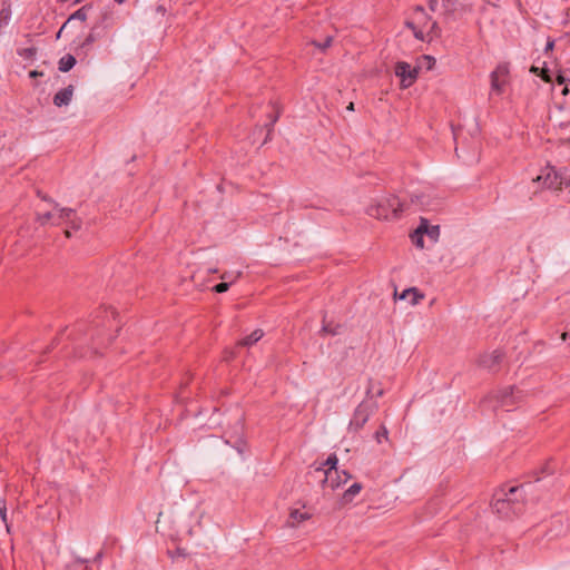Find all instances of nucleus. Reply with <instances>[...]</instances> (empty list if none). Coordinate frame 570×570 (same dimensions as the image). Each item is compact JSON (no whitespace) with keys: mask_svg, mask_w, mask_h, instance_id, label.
<instances>
[{"mask_svg":"<svg viewBox=\"0 0 570 570\" xmlns=\"http://www.w3.org/2000/svg\"><path fill=\"white\" fill-rule=\"evenodd\" d=\"M522 488L500 489L493 494L491 507L500 518H510L521 510Z\"/></svg>","mask_w":570,"mask_h":570,"instance_id":"f257e3e1","label":"nucleus"},{"mask_svg":"<svg viewBox=\"0 0 570 570\" xmlns=\"http://www.w3.org/2000/svg\"><path fill=\"white\" fill-rule=\"evenodd\" d=\"M405 26L413 31L416 39L422 41L426 36L439 35L436 21H433L421 6L415 7L412 18L405 22Z\"/></svg>","mask_w":570,"mask_h":570,"instance_id":"f03ea898","label":"nucleus"},{"mask_svg":"<svg viewBox=\"0 0 570 570\" xmlns=\"http://www.w3.org/2000/svg\"><path fill=\"white\" fill-rule=\"evenodd\" d=\"M403 210V204L397 196L384 197L367 207V215L376 219H393Z\"/></svg>","mask_w":570,"mask_h":570,"instance_id":"7ed1b4c3","label":"nucleus"},{"mask_svg":"<svg viewBox=\"0 0 570 570\" xmlns=\"http://www.w3.org/2000/svg\"><path fill=\"white\" fill-rule=\"evenodd\" d=\"M50 205L52 206L51 210H47L45 213L38 212L36 214V220L41 226L52 225L59 226L63 222H67L75 214V210L69 207H60L57 202L50 199Z\"/></svg>","mask_w":570,"mask_h":570,"instance_id":"20e7f679","label":"nucleus"},{"mask_svg":"<svg viewBox=\"0 0 570 570\" xmlns=\"http://www.w3.org/2000/svg\"><path fill=\"white\" fill-rule=\"evenodd\" d=\"M376 402L364 401L360 403L354 411L353 417L351 419L350 428L354 431L362 429L372 416V414L376 411Z\"/></svg>","mask_w":570,"mask_h":570,"instance_id":"39448f33","label":"nucleus"},{"mask_svg":"<svg viewBox=\"0 0 570 570\" xmlns=\"http://www.w3.org/2000/svg\"><path fill=\"white\" fill-rule=\"evenodd\" d=\"M420 67H412L405 61H397L394 67V73L400 78V85L403 89L411 87L419 76Z\"/></svg>","mask_w":570,"mask_h":570,"instance_id":"423d86ee","label":"nucleus"},{"mask_svg":"<svg viewBox=\"0 0 570 570\" xmlns=\"http://www.w3.org/2000/svg\"><path fill=\"white\" fill-rule=\"evenodd\" d=\"M337 456L335 454H331L325 463L323 465H328L327 470H324L323 468H317L316 472H323L324 473V487H327L332 490L337 489L341 487V481H334V475H337Z\"/></svg>","mask_w":570,"mask_h":570,"instance_id":"0eeeda50","label":"nucleus"},{"mask_svg":"<svg viewBox=\"0 0 570 570\" xmlns=\"http://www.w3.org/2000/svg\"><path fill=\"white\" fill-rule=\"evenodd\" d=\"M509 68L507 65H499L491 72V90L497 95H501L503 92L504 86L508 81Z\"/></svg>","mask_w":570,"mask_h":570,"instance_id":"6e6552de","label":"nucleus"},{"mask_svg":"<svg viewBox=\"0 0 570 570\" xmlns=\"http://www.w3.org/2000/svg\"><path fill=\"white\" fill-rule=\"evenodd\" d=\"M520 393L519 390L515 392L514 387L509 386L498 392L497 401L501 407L510 411V407L521 399Z\"/></svg>","mask_w":570,"mask_h":570,"instance_id":"1a4fd4ad","label":"nucleus"},{"mask_svg":"<svg viewBox=\"0 0 570 570\" xmlns=\"http://www.w3.org/2000/svg\"><path fill=\"white\" fill-rule=\"evenodd\" d=\"M543 179V184L551 189H560L564 184L563 176L553 167H548L544 176H538L537 180Z\"/></svg>","mask_w":570,"mask_h":570,"instance_id":"9d476101","label":"nucleus"},{"mask_svg":"<svg viewBox=\"0 0 570 570\" xmlns=\"http://www.w3.org/2000/svg\"><path fill=\"white\" fill-rule=\"evenodd\" d=\"M502 361V353L500 351H493L491 353L482 354L479 357V365L489 371H495Z\"/></svg>","mask_w":570,"mask_h":570,"instance_id":"9b49d317","label":"nucleus"},{"mask_svg":"<svg viewBox=\"0 0 570 570\" xmlns=\"http://www.w3.org/2000/svg\"><path fill=\"white\" fill-rule=\"evenodd\" d=\"M311 519V514L303 509H291L286 525L289 528H296L302 522Z\"/></svg>","mask_w":570,"mask_h":570,"instance_id":"f8f14e48","label":"nucleus"},{"mask_svg":"<svg viewBox=\"0 0 570 570\" xmlns=\"http://www.w3.org/2000/svg\"><path fill=\"white\" fill-rule=\"evenodd\" d=\"M72 95H73V86L72 85H69L68 87L59 90L55 97H53V104L57 106V107H62V106H67L69 105V102L71 101L72 99Z\"/></svg>","mask_w":570,"mask_h":570,"instance_id":"ddd939ff","label":"nucleus"},{"mask_svg":"<svg viewBox=\"0 0 570 570\" xmlns=\"http://www.w3.org/2000/svg\"><path fill=\"white\" fill-rule=\"evenodd\" d=\"M424 295L421 294L415 287L407 288L403 291L400 296L401 299H407L411 305H416L421 299H423Z\"/></svg>","mask_w":570,"mask_h":570,"instance_id":"4468645a","label":"nucleus"},{"mask_svg":"<svg viewBox=\"0 0 570 570\" xmlns=\"http://www.w3.org/2000/svg\"><path fill=\"white\" fill-rule=\"evenodd\" d=\"M263 336H264L263 330L257 328V330L253 331L248 336L240 340L237 343V345L245 346V347L252 346L255 343H257Z\"/></svg>","mask_w":570,"mask_h":570,"instance_id":"2eb2a0df","label":"nucleus"},{"mask_svg":"<svg viewBox=\"0 0 570 570\" xmlns=\"http://www.w3.org/2000/svg\"><path fill=\"white\" fill-rule=\"evenodd\" d=\"M75 65H76V58L72 55L68 53L60 58V60L58 62V69L61 72H68L69 70H71L73 68Z\"/></svg>","mask_w":570,"mask_h":570,"instance_id":"dca6fc26","label":"nucleus"},{"mask_svg":"<svg viewBox=\"0 0 570 570\" xmlns=\"http://www.w3.org/2000/svg\"><path fill=\"white\" fill-rule=\"evenodd\" d=\"M362 484L358 482L353 483L348 487V489L343 493V501L345 503L352 502L353 499L361 492Z\"/></svg>","mask_w":570,"mask_h":570,"instance_id":"f3484780","label":"nucleus"},{"mask_svg":"<svg viewBox=\"0 0 570 570\" xmlns=\"http://www.w3.org/2000/svg\"><path fill=\"white\" fill-rule=\"evenodd\" d=\"M87 569V560L75 558L66 566V570H86Z\"/></svg>","mask_w":570,"mask_h":570,"instance_id":"a211bd4d","label":"nucleus"},{"mask_svg":"<svg viewBox=\"0 0 570 570\" xmlns=\"http://www.w3.org/2000/svg\"><path fill=\"white\" fill-rule=\"evenodd\" d=\"M375 441L381 444L384 441L389 440V431L385 425H381L380 429L374 434Z\"/></svg>","mask_w":570,"mask_h":570,"instance_id":"6ab92c4d","label":"nucleus"},{"mask_svg":"<svg viewBox=\"0 0 570 570\" xmlns=\"http://www.w3.org/2000/svg\"><path fill=\"white\" fill-rule=\"evenodd\" d=\"M0 518L2 522L6 525V530L9 533L10 532V524L8 522V515H7V504L4 500H0Z\"/></svg>","mask_w":570,"mask_h":570,"instance_id":"aec40b11","label":"nucleus"},{"mask_svg":"<svg viewBox=\"0 0 570 570\" xmlns=\"http://www.w3.org/2000/svg\"><path fill=\"white\" fill-rule=\"evenodd\" d=\"M37 53V48L29 47L18 50V55L23 59H33Z\"/></svg>","mask_w":570,"mask_h":570,"instance_id":"412c9836","label":"nucleus"},{"mask_svg":"<svg viewBox=\"0 0 570 570\" xmlns=\"http://www.w3.org/2000/svg\"><path fill=\"white\" fill-rule=\"evenodd\" d=\"M425 234L433 240L436 242L440 236L439 226L425 227Z\"/></svg>","mask_w":570,"mask_h":570,"instance_id":"4be33fe9","label":"nucleus"},{"mask_svg":"<svg viewBox=\"0 0 570 570\" xmlns=\"http://www.w3.org/2000/svg\"><path fill=\"white\" fill-rule=\"evenodd\" d=\"M332 37H326V39L323 42L313 41V45L317 47L320 50L324 51L332 45Z\"/></svg>","mask_w":570,"mask_h":570,"instance_id":"5701e85b","label":"nucleus"},{"mask_svg":"<svg viewBox=\"0 0 570 570\" xmlns=\"http://www.w3.org/2000/svg\"><path fill=\"white\" fill-rule=\"evenodd\" d=\"M71 19H78L85 21L87 19V8L82 7L78 9L72 16Z\"/></svg>","mask_w":570,"mask_h":570,"instance_id":"b1692460","label":"nucleus"},{"mask_svg":"<svg viewBox=\"0 0 570 570\" xmlns=\"http://www.w3.org/2000/svg\"><path fill=\"white\" fill-rule=\"evenodd\" d=\"M232 283H233V281H230V282H222V283H219V284L214 286V291L216 293H225V292L228 291V288H229Z\"/></svg>","mask_w":570,"mask_h":570,"instance_id":"393cba45","label":"nucleus"},{"mask_svg":"<svg viewBox=\"0 0 570 570\" xmlns=\"http://www.w3.org/2000/svg\"><path fill=\"white\" fill-rule=\"evenodd\" d=\"M350 478L351 475L347 472L342 471V473H340V471L337 470V475H334V481H341L342 485L343 483H346Z\"/></svg>","mask_w":570,"mask_h":570,"instance_id":"a878e982","label":"nucleus"},{"mask_svg":"<svg viewBox=\"0 0 570 570\" xmlns=\"http://www.w3.org/2000/svg\"><path fill=\"white\" fill-rule=\"evenodd\" d=\"M412 240H413V243H414L417 247H420V248H423V247H424V243H423V235H422V234L416 235V234L414 233V235L412 236Z\"/></svg>","mask_w":570,"mask_h":570,"instance_id":"bb28decb","label":"nucleus"},{"mask_svg":"<svg viewBox=\"0 0 570 570\" xmlns=\"http://www.w3.org/2000/svg\"><path fill=\"white\" fill-rule=\"evenodd\" d=\"M443 6L448 12H452L455 9L454 0H443Z\"/></svg>","mask_w":570,"mask_h":570,"instance_id":"cd10ccee","label":"nucleus"},{"mask_svg":"<svg viewBox=\"0 0 570 570\" xmlns=\"http://www.w3.org/2000/svg\"><path fill=\"white\" fill-rule=\"evenodd\" d=\"M425 227H430V226L428 225V222H426V220H422V222H421V224H420V226L416 228L415 234H416V235H419V234H422V235H423V234H425Z\"/></svg>","mask_w":570,"mask_h":570,"instance_id":"c85d7f7f","label":"nucleus"},{"mask_svg":"<svg viewBox=\"0 0 570 570\" xmlns=\"http://www.w3.org/2000/svg\"><path fill=\"white\" fill-rule=\"evenodd\" d=\"M423 59L428 61V69H432L435 65V59L431 56H423Z\"/></svg>","mask_w":570,"mask_h":570,"instance_id":"c756f323","label":"nucleus"},{"mask_svg":"<svg viewBox=\"0 0 570 570\" xmlns=\"http://www.w3.org/2000/svg\"><path fill=\"white\" fill-rule=\"evenodd\" d=\"M322 332L327 333V334H332V335H336L337 334V332L335 330H332L328 325H323Z\"/></svg>","mask_w":570,"mask_h":570,"instance_id":"7c9ffc66","label":"nucleus"},{"mask_svg":"<svg viewBox=\"0 0 570 570\" xmlns=\"http://www.w3.org/2000/svg\"><path fill=\"white\" fill-rule=\"evenodd\" d=\"M553 47H554V40L549 39V40L547 41V45H546V49H544V50H546V52H548V51L552 50V49H553Z\"/></svg>","mask_w":570,"mask_h":570,"instance_id":"2f4dec72","label":"nucleus"},{"mask_svg":"<svg viewBox=\"0 0 570 570\" xmlns=\"http://www.w3.org/2000/svg\"><path fill=\"white\" fill-rule=\"evenodd\" d=\"M428 2L430 10L435 11L438 7V0H428Z\"/></svg>","mask_w":570,"mask_h":570,"instance_id":"473e14b6","label":"nucleus"},{"mask_svg":"<svg viewBox=\"0 0 570 570\" xmlns=\"http://www.w3.org/2000/svg\"><path fill=\"white\" fill-rule=\"evenodd\" d=\"M41 76H43L42 71L32 70V71L29 72V77L30 78H37V77H41Z\"/></svg>","mask_w":570,"mask_h":570,"instance_id":"72a5a7b5","label":"nucleus"},{"mask_svg":"<svg viewBox=\"0 0 570 570\" xmlns=\"http://www.w3.org/2000/svg\"><path fill=\"white\" fill-rule=\"evenodd\" d=\"M278 119V114H276L275 116H273L271 118V124H269V128H268V134L272 131V127L274 126V124L277 121Z\"/></svg>","mask_w":570,"mask_h":570,"instance_id":"f704fd0d","label":"nucleus"},{"mask_svg":"<svg viewBox=\"0 0 570 570\" xmlns=\"http://www.w3.org/2000/svg\"><path fill=\"white\" fill-rule=\"evenodd\" d=\"M38 197H40L42 200L47 202L48 204H50V197H48L47 195L42 194L41 191H38L37 193Z\"/></svg>","mask_w":570,"mask_h":570,"instance_id":"c9c22d12","label":"nucleus"},{"mask_svg":"<svg viewBox=\"0 0 570 570\" xmlns=\"http://www.w3.org/2000/svg\"><path fill=\"white\" fill-rule=\"evenodd\" d=\"M541 76H542V78H543L546 81H550V78H549L548 70H547V69H543V70H542Z\"/></svg>","mask_w":570,"mask_h":570,"instance_id":"e433bc0d","label":"nucleus"},{"mask_svg":"<svg viewBox=\"0 0 570 570\" xmlns=\"http://www.w3.org/2000/svg\"><path fill=\"white\" fill-rule=\"evenodd\" d=\"M568 337H570V331L569 332H564L562 334V340L566 341Z\"/></svg>","mask_w":570,"mask_h":570,"instance_id":"4c0bfd02","label":"nucleus"},{"mask_svg":"<svg viewBox=\"0 0 570 570\" xmlns=\"http://www.w3.org/2000/svg\"><path fill=\"white\" fill-rule=\"evenodd\" d=\"M558 82L559 83H563L564 82V78L561 75L558 76Z\"/></svg>","mask_w":570,"mask_h":570,"instance_id":"58836bf2","label":"nucleus"},{"mask_svg":"<svg viewBox=\"0 0 570 570\" xmlns=\"http://www.w3.org/2000/svg\"><path fill=\"white\" fill-rule=\"evenodd\" d=\"M347 109H348V110H354V104H353V102H350V105L347 106Z\"/></svg>","mask_w":570,"mask_h":570,"instance_id":"ea45409f","label":"nucleus"},{"mask_svg":"<svg viewBox=\"0 0 570 570\" xmlns=\"http://www.w3.org/2000/svg\"><path fill=\"white\" fill-rule=\"evenodd\" d=\"M97 345H101L102 344V340L100 338H97V342H96Z\"/></svg>","mask_w":570,"mask_h":570,"instance_id":"a19ab883","label":"nucleus"},{"mask_svg":"<svg viewBox=\"0 0 570 570\" xmlns=\"http://www.w3.org/2000/svg\"><path fill=\"white\" fill-rule=\"evenodd\" d=\"M222 278H223V279H227V278H229V275L224 274V275H222Z\"/></svg>","mask_w":570,"mask_h":570,"instance_id":"79ce46f5","label":"nucleus"},{"mask_svg":"<svg viewBox=\"0 0 570 570\" xmlns=\"http://www.w3.org/2000/svg\"><path fill=\"white\" fill-rule=\"evenodd\" d=\"M383 395V391L380 390L377 393H376V396H382Z\"/></svg>","mask_w":570,"mask_h":570,"instance_id":"37998d69","label":"nucleus"},{"mask_svg":"<svg viewBox=\"0 0 570 570\" xmlns=\"http://www.w3.org/2000/svg\"><path fill=\"white\" fill-rule=\"evenodd\" d=\"M531 71H532V72H537V71H538V68H537V67H532V68H531Z\"/></svg>","mask_w":570,"mask_h":570,"instance_id":"c03bdc74","label":"nucleus"},{"mask_svg":"<svg viewBox=\"0 0 570 570\" xmlns=\"http://www.w3.org/2000/svg\"><path fill=\"white\" fill-rule=\"evenodd\" d=\"M568 92V88L564 87L563 90H562V94L566 95Z\"/></svg>","mask_w":570,"mask_h":570,"instance_id":"a18cd8bd","label":"nucleus"},{"mask_svg":"<svg viewBox=\"0 0 570 570\" xmlns=\"http://www.w3.org/2000/svg\"><path fill=\"white\" fill-rule=\"evenodd\" d=\"M560 126H566V127H568V126H570V121H568V122H566V124H563V122H562Z\"/></svg>","mask_w":570,"mask_h":570,"instance_id":"49530a36","label":"nucleus"},{"mask_svg":"<svg viewBox=\"0 0 570 570\" xmlns=\"http://www.w3.org/2000/svg\"><path fill=\"white\" fill-rule=\"evenodd\" d=\"M117 3H122L125 2L126 0H115Z\"/></svg>","mask_w":570,"mask_h":570,"instance_id":"de8ad7c7","label":"nucleus"},{"mask_svg":"<svg viewBox=\"0 0 570 570\" xmlns=\"http://www.w3.org/2000/svg\"><path fill=\"white\" fill-rule=\"evenodd\" d=\"M66 236L70 237V232L69 230H66Z\"/></svg>","mask_w":570,"mask_h":570,"instance_id":"09e8293b","label":"nucleus"}]
</instances>
